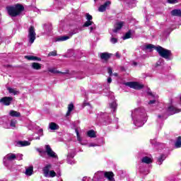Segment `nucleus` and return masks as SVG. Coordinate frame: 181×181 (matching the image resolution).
Returning a JSON list of instances; mask_svg holds the SVG:
<instances>
[{
	"instance_id": "obj_1",
	"label": "nucleus",
	"mask_w": 181,
	"mask_h": 181,
	"mask_svg": "<svg viewBox=\"0 0 181 181\" xmlns=\"http://www.w3.org/2000/svg\"><path fill=\"white\" fill-rule=\"evenodd\" d=\"M131 117L134 124L135 127H137V128H141V127H143L144 124L146 122V112H145V109L144 108H138L132 110Z\"/></svg>"
},
{
	"instance_id": "obj_2",
	"label": "nucleus",
	"mask_w": 181,
	"mask_h": 181,
	"mask_svg": "<svg viewBox=\"0 0 181 181\" xmlns=\"http://www.w3.org/2000/svg\"><path fill=\"white\" fill-rule=\"evenodd\" d=\"M25 7L21 4H16L14 6H9L6 7V11L10 16L15 18L19 16L22 12H23Z\"/></svg>"
},
{
	"instance_id": "obj_3",
	"label": "nucleus",
	"mask_w": 181,
	"mask_h": 181,
	"mask_svg": "<svg viewBox=\"0 0 181 181\" xmlns=\"http://www.w3.org/2000/svg\"><path fill=\"white\" fill-rule=\"evenodd\" d=\"M156 50L158 52L161 57H163V59H168L170 57V50L164 49L160 46L156 47Z\"/></svg>"
},
{
	"instance_id": "obj_4",
	"label": "nucleus",
	"mask_w": 181,
	"mask_h": 181,
	"mask_svg": "<svg viewBox=\"0 0 181 181\" xmlns=\"http://www.w3.org/2000/svg\"><path fill=\"white\" fill-rule=\"evenodd\" d=\"M28 42L32 45L35 40H36V32L35 31V27L30 26L28 29Z\"/></svg>"
},
{
	"instance_id": "obj_5",
	"label": "nucleus",
	"mask_w": 181,
	"mask_h": 181,
	"mask_svg": "<svg viewBox=\"0 0 181 181\" xmlns=\"http://www.w3.org/2000/svg\"><path fill=\"white\" fill-rule=\"evenodd\" d=\"M45 152L49 158H52L53 159H59L57 154H56L55 152L53 151V150L50 147V145H45Z\"/></svg>"
},
{
	"instance_id": "obj_6",
	"label": "nucleus",
	"mask_w": 181,
	"mask_h": 181,
	"mask_svg": "<svg viewBox=\"0 0 181 181\" xmlns=\"http://www.w3.org/2000/svg\"><path fill=\"white\" fill-rule=\"evenodd\" d=\"M124 86L130 87V88H134V90H141V88H144V85L138 82H127L124 83Z\"/></svg>"
},
{
	"instance_id": "obj_7",
	"label": "nucleus",
	"mask_w": 181,
	"mask_h": 181,
	"mask_svg": "<svg viewBox=\"0 0 181 181\" xmlns=\"http://www.w3.org/2000/svg\"><path fill=\"white\" fill-rule=\"evenodd\" d=\"M86 19H87V21L85 22V23L83 24L84 28H88V26H90L91 25H94V22L91 21H93V16L87 13Z\"/></svg>"
},
{
	"instance_id": "obj_8",
	"label": "nucleus",
	"mask_w": 181,
	"mask_h": 181,
	"mask_svg": "<svg viewBox=\"0 0 181 181\" xmlns=\"http://www.w3.org/2000/svg\"><path fill=\"white\" fill-rule=\"evenodd\" d=\"M13 100V98L12 97H4L0 99V103L4 104V105H11Z\"/></svg>"
},
{
	"instance_id": "obj_9",
	"label": "nucleus",
	"mask_w": 181,
	"mask_h": 181,
	"mask_svg": "<svg viewBox=\"0 0 181 181\" xmlns=\"http://www.w3.org/2000/svg\"><path fill=\"white\" fill-rule=\"evenodd\" d=\"M16 159V154L10 153L7 154L4 158V160H8V162H12Z\"/></svg>"
},
{
	"instance_id": "obj_10",
	"label": "nucleus",
	"mask_w": 181,
	"mask_h": 181,
	"mask_svg": "<svg viewBox=\"0 0 181 181\" xmlns=\"http://www.w3.org/2000/svg\"><path fill=\"white\" fill-rule=\"evenodd\" d=\"M124 26V21H119L115 24V29H113L114 33H117L118 30H121Z\"/></svg>"
},
{
	"instance_id": "obj_11",
	"label": "nucleus",
	"mask_w": 181,
	"mask_h": 181,
	"mask_svg": "<svg viewBox=\"0 0 181 181\" xmlns=\"http://www.w3.org/2000/svg\"><path fill=\"white\" fill-rule=\"evenodd\" d=\"M110 5H111V1H106L104 4L101 5L98 8L99 12L105 11V9H107V8H109Z\"/></svg>"
},
{
	"instance_id": "obj_12",
	"label": "nucleus",
	"mask_w": 181,
	"mask_h": 181,
	"mask_svg": "<svg viewBox=\"0 0 181 181\" xmlns=\"http://www.w3.org/2000/svg\"><path fill=\"white\" fill-rule=\"evenodd\" d=\"M104 176L109 181H115V179L114 178V173L112 172H105Z\"/></svg>"
},
{
	"instance_id": "obj_13",
	"label": "nucleus",
	"mask_w": 181,
	"mask_h": 181,
	"mask_svg": "<svg viewBox=\"0 0 181 181\" xmlns=\"http://www.w3.org/2000/svg\"><path fill=\"white\" fill-rule=\"evenodd\" d=\"M50 169H52L51 164H47L46 166L43 168L42 172L45 177L46 176H49V173L50 172Z\"/></svg>"
},
{
	"instance_id": "obj_14",
	"label": "nucleus",
	"mask_w": 181,
	"mask_h": 181,
	"mask_svg": "<svg viewBox=\"0 0 181 181\" xmlns=\"http://www.w3.org/2000/svg\"><path fill=\"white\" fill-rule=\"evenodd\" d=\"M48 71L49 73H52L53 74H67L68 72H62L60 71H58L56 68H49Z\"/></svg>"
},
{
	"instance_id": "obj_15",
	"label": "nucleus",
	"mask_w": 181,
	"mask_h": 181,
	"mask_svg": "<svg viewBox=\"0 0 181 181\" xmlns=\"http://www.w3.org/2000/svg\"><path fill=\"white\" fill-rule=\"evenodd\" d=\"M168 112H169L170 115H173V114H177V112H180V111L176 107L170 106L168 109Z\"/></svg>"
},
{
	"instance_id": "obj_16",
	"label": "nucleus",
	"mask_w": 181,
	"mask_h": 181,
	"mask_svg": "<svg viewBox=\"0 0 181 181\" xmlns=\"http://www.w3.org/2000/svg\"><path fill=\"white\" fill-rule=\"evenodd\" d=\"M74 153H69L67 156V162L69 165H74L76 163V161L72 160V162L70 161V159H73L74 158Z\"/></svg>"
},
{
	"instance_id": "obj_17",
	"label": "nucleus",
	"mask_w": 181,
	"mask_h": 181,
	"mask_svg": "<svg viewBox=\"0 0 181 181\" xmlns=\"http://www.w3.org/2000/svg\"><path fill=\"white\" fill-rule=\"evenodd\" d=\"M7 90H8V93L10 94H13V95H18L20 94L19 90H16V88H8Z\"/></svg>"
},
{
	"instance_id": "obj_18",
	"label": "nucleus",
	"mask_w": 181,
	"mask_h": 181,
	"mask_svg": "<svg viewBox=\"0 0 181 181\" xmlns=\"http://www.w3.org/2000/svg\"><path fill=\"white\" fill-rule=\"evenodd\" d=\"M75 132L76 134L77 141H78L79 144H81V145H86V143L83 142V139H81V136H80V133H78V130L77 129L75 130Z\"/></svg>"
},
{
	"instance_id": "obj_19",
	"label": "nucleus",
	"mask_w": 181,
	"mask_h": 181,
	"mask_svg": "<svg viewBox=\"0 0 181 181\" xmlns=\"http://www.w3.org/2000/svg\"><path fill=\"white\" fill-rule=\"evenodd\" d=\"M49 128L52 131H56V129H59V124L54 122H51L49 124Z\"/></svg>"
},
{
	"instance_id": "obj_20",
	"label": "nucleus",
	"mask_w": 181,
	"mask_h": 181,
	"mask_svg": "<svg viewBox=\"0 0 181 181\" xmlns=\"http://www.w3.org/2000/svg\"><path fill=\"white\" fill-rule=\"evenodd\" d=\"M165 159H166V156L165 154L160 155V156H159L157 158V164L162 165V163H163V160H165Z\"/></svg>"
},
{
	"instance_id": "obj_21",
	"label": "nucleus",
	"mask_w": 181,
	"mask_h": 181,
	"mask_svg": "<svg viewBox=\"0 0 181 181\" xmlns=\"http://www.w3.org/2000/svg\"><path fill=\"white\" fill-rule=\"evenodd\" d=\"M74 110V105L73 103H71L68 105V110L66 112V117H69V115L71 114V111Z\"/></svg>"
},
{
	"instance_id": "obj_22",
	"label": "nucleus",
	"mask_w": 181,
	"mask_h": 181,
	"mask_svg": "<svg viewBox=\"0 0 181 181\" xmlns=\"http://www.w3.org/2000/svg\"><path fill=\"white\" fill-rule=\"evenodd\" d=\"M141 162L142 163L147 164L152 163V158L148 156L143 157V158L141 159Z\"/></svg>"
},
{
	"instance_id": "obj_23",
	"label": "nucleus",
	"mask_w": 181,
	"mask_h": 181,
	"mask_svg": "<svg viewBox=\"0 0 181 181\" xmlns=\"http://www.w3.org/2000/svg\"><path fill=\"white\" fill-rule=\"evenodd\" d=\"M31 67L34 70H40V69H42V64H40L37 62H34L32 64Z\"/></svg>"
},
{
	"instance_id": "obj_24",
	"label": "nucleus",
	"mask_w": 181,
	"mask_h": 181,
	"mask_svg": "<svg viewBox=\"0 0 181 181\" xmlns=\"http://www.w3.org/2000/svg\"><path fill=\"white\" fill-rule=\"evenodd\" d=\"M44 29L45 30V33H49V32H52V30L53 28L52 27V25H50V24H45L44 25Z\"/></svg>"
},
{
	"instance_id": "obj_25",
	"label": "nucleus",
	"mask_w": 181,
	"mask_h": 181,
	"mask_svg": "<svg viewBox=\"0 0 181 181\" xmlns=\"http://www.w3.org/2000/svg\"><path fill=\"white\" fill-rule=\"evenodd\" d=\"M26 176H32L33 175V167H29L25 170Z\"/></svg>"
},
{
	"instance_id": "obj_26",
	"label": "nucleus",
	"mask_w": 181,
	"mask_h": 181,
	"mask_svg": "<svg viewBox=\"0 0 181 181\" xmlns=\"http://www.w3.org/2000/svg\"><path fill=\"white\" fill-rule=\"evenodd\" d=\"M9 115H11V117H16L18 118V117H21V112H16L15 110H11L9 112Z\"/></svg>"
},
{
	"instance_id": "obj_27",
	"label": "nucleus",
	"mask_w": 181,
	"mask_h": 181,
	"mask_svg": "<svg viewBox=\"0 0 181 181\" xmlns=\"http://www.w3.org/2000/svg\"><path fill=\"white\" fill-rule=\"evenodd\" d=\"M171 15L173 16H181V10L175 9L171 11Z\"/></svg>"
},
{
	"instance_id": "obj_28",
	"label": "nucleus",
	"mask_w": 181,
	"mask_h": 181,
	"mask_svg": "<svg viewBox=\"0 0 181 181\" xmlns=\"http://www.w3.org/2000/svg\"><path fill=\"white\" fill-rule=\"evenodd\" d=\"M175 146L177 148H181V136H178L175 142Z\"/></svg>"
},
{
	"instance_id": "obj_29",
	"label": "nucleus",
	"mask_w": 181,
	"mask_h": 181,
	"mask_svg": "<svg viewBox=\"0 0 181 181\" xmlns=\"http://www.w3.org/2000/svg\"><path fill=\"white\" fill-rule=\"evenodd\" d=\"M69 39H70L69 36H62V37H57L56 41L57 42H64L65 40H69Z\"/></svg>"
},
{
	"instance_id": "obj_30",
	"label": "nucleus",
	"mask_w": 181,
	"mask_h": 181,
	"mask_svg": "<svg viewBox=\"0 0 181 181\" xmlns=\"http://www.w3.org/2000/svg\"><path fill=\"white\" fill-rule=\"evenodd\" d=\"M145 49H146V50H149V52H152V50H153V49H155L156 50V47H155V45H153L152 44H148L145 46Z\"/></svg>"
},
{
	"instance_id": "obj_31",
	"label": "nucleus",
	"mask_w": 181,
	"mask_h": 181,
	"mask_svg": "<svg viewBox=\"0 0 181 181\" xmlns=\"http://www.w3.org/2000/svg\"><path fill=\"white\" fill-rule=\"evenodd\" d=\"M87 136H89V138H95V136H97L94 130L88 131Z\"/></svg>"
},
{
	"instance_id": "obj_32",
	"label": "nucleus",
	"mask_w": 181,
	"mask_h": 181,
	"mask_svg": "<svg viewBox=\"0 0 181 181\" xmlns=\"http://www.w3.org/2000/svg\"><path fill=\"white\" fill-rule=\"evenodd\" d=\"M100 58L103 60H108L110 59V54L107 52L101 53Z\"/></svg>"
},
{
	"instance_id": "obj_33",
	"label": "nucleus",
	"mask_w": 181,
	"mask_h": 181,
	"mask_svg": "<svg viewBox=\"0 0 181 181\" xmlns=\"http://www.w3.org/2000/svg\"><path fill=\"white\" fill-rule=\"evenodd\" d=\"M18 145H19L20 146H29V145H30V142L28 141H18Z\"/></svg>"
},
{
	"instance_id": "obj_34",
	"label": "nucleus",
	"mask_w": 181,
	"mask_h": 181,
	"mask_svg": "<svg viewBox=\"0 0 181 181\" xmlns=\"http://www.w3.org/2000/svg\"><path fill=\"white\" fill-rule=\"evenodd\" d=\"M27 60H37L38 62H40V58L37 57H34V56H25V57Z\"/></svg>"
},
{
	"instance_id": "obj_35",
	"label": "nucleus",
	"mask_w": 181,
	"mask_h": 181,
	"mask_svg": "<svg viewBox=\"0 0 181 181\" xmlns=\"http://www.w3.org/2000/svg\"><path fill=\"white\" fill-rule=\"evenodd\" d=\"M110 108H112V110H113L114 112H115V111L117 110V102L113 101L112 103H111L110 104Z\"/></svg>"
},
{
	"instance_id": "obj_36",
	"label": "nucleus",
	"mask_w": 181,
	"mask_h": 181,
	"mask_svg": "<svg viewBox=\"0 0 181 181\" xmlns=\"http://www.w3.org/2000/svg\"><path fill=\"white\" fill-rule=\"evenodd\" d=\"M56 176V172L54 170H50L48 173V175H46L45 177H54Z\"/></svg>"
},
{
	"instance_id": "obj_37",
	"label": "nucleus",
	"mask_w": 181,
	"mask_h": 181,
	"mask_svg": "<svg viewBox=\"0 0 181 181\" xmlns=\"http://www.w3.org/2000/svg\"><path fill=\"white\" fill-rule=\"evenodd\" d=\"M16 124H18V121L13 119L10 122V126L11 127V128H16Z\"/></svg>"
},
{
	"instance_id": "obj_38",
	"label": "nucleus",
	"mask_w": 181,
	"mask_h": 181,
	"mask_svg": "<svg viewBox=\"0 0 181 181\" xmlns=\"http://www.w3.org/2000/svg\"><path fill=\"white\" fill-rule=\"evenodd\" d=\"M130 37H131V31H129L124 35L122 39L123 40H126V39H130Z\"/></svg>"
},
{
	"instance_id": "obj_39",
	"label": "nucleus",
	"mask_w": 181,
	"mask_h": 181,
	"mask_svg": "<svg viewBox=\"0 0 181 181\" xmlns=\"http://www.w3.org/2000/svg\"><path fill=\"white\" fill-rule=\"evenodd\" d=\"M90 33L95 31V29H97V27L95 26V24L90 25V27L89 28Z\"/></svg>"
},
{
	"instance_id": "obj_40",
	"label": "nucleus",
	"mask_w": 181,
	"mask_h": 181,
	"mask_svg": "<svg viewBox=\"0 0 181 181\" xmlns=\"http://www.w3.org/2000/svg\"><path fill=\"white\" fill-rule=\"evenodd\" d=\"M16 159H17V160H22V159H23V154L18 153L16 155Z\"/></svg>"
},
{
	"instance_id": "obj_41",
	"label": "nucleus",
	"mask_w": 181,
	"mask_h": 181,
	"mask_svg": "<svg viewBox=\"0 0 181 181\" xmlns=\"http://www.w3.org/2000/svg\"><path fill=\"white\" fill-rule=\"evenodd\" d=\"M153 97H154L155 100H150V101L148 102V104H149V105H151V104H155V103H156V101H157L156 100H158V95L153 96Z\"/></svg>"
},
{
	"instance_id": "obj_42",
	"label": "nucleus",
	"mask_w": 181,
	"mask_h": 181,
	"mask_svg": "<svg viewBox=\"0 0 181 181\" xmlns=\"http://www.w3.org/2000/svg\"><path fill=\"white\" fill-rule=\"evenodd\" d=\"M50 56H57V51L54 50V51H52L48 54V57Z\"/></svg>"
},
{
	"instance_id": "obj_43",
	"label": "nucleus",
	"mask_w": 181,
	"mask_h": 181,
	"mask_svg": "<svg viewBox=\"0 0 181 181\" xmlns=\"http://www.w3.org/2000/svg\"><path fill=\"white\" fill-rule=\"evenodd\" d=\"M102 175H103V173H97L95 174L93 179L94 180L98 179V176H102Z\"/></svg>"
},
{
	"instance_id": "obj_44",
	"label": "nucleus",
	"mask_w": 181,
	"mask_h": 181,
	"mask_svg": "<svg viewBox=\"0 0 181 181\" xmlns=\"http://www.w3.org/2000/svg\"><path fill=\"white\" fill-rule=\"evenodd\" d=\"M110 42H111V43H113V45H114V44L117 43V42H118V40L115 37H112L110 39Z\"/></svg>"
},
{
	"instance_id": "obj_45",
	"label": "nucleus",
	"mask_w": 181,
	"mask_h": 181,
	"mask_svg": "<svg viewBox=\"0 0 181 181\" xmlns=\"http://www.w3.org/2000/svg\"><path fill=\"white\" fill-rule=\"evenodd\" d=\"M107 73L110 76H112V69L111 67L107 68Z\"/></svg>"
},
{
	"instance_id": "obj_46",
	"label": "nucleus",
	"mask_w": 181,
	"mask_h": 181,
	"mask_svg": "<svg viewBox=\"0 0 181 181\" xmlns=\"http://www.w3.org/2000/svg\"><path fill=\"white\" fill-rule=\"evenodd\" d=\"M37 134H39L40 136H43V129H40Z\"/></svg>"
},
{
	"instance_id": "obj_47",
	"label": "nucleus",
	"mask_w": 181,
	"mask_h": 181,
	"mask_svg": "<svg viewBox=\"0 0 181 181\" xmlns=\"http://www.w3.org/2000/svg\"><path fill=\"white\" fill-rule=\"evenodd\" d=\"M169 4H177V0H168Z\"/></svg>"
},
{
	"instance_id": "obj_48",
	"label": "nucleus",
	"mask_w": 181,
	"mask_h": 181,
	"mask_svg": "<svg viewBox=\"0 0 181 181\" xmlns=\"http://www.w3.org/2000/svg\"><path fill=\"white\" fill-rule=\"evenodd\" d=\"M94 146H97V144H94V143H90V144L88 145V148H91V147H94Z\"/></svg>"
},
{
	"instance_id": "obj_49",
	"label": "nucleus",
	"mask_w": 181,
	"mask_h": 181,
	"mask_svg": "<svg viewBox=\"0 0 181 181\" xmlns=\"http://www.w3.org/2000/svg\"><path fill=\"white\" fill-rule=\"evenodd\" d=\"M90 180H91V178H89V177H84L82 179V181H90Z\"/></svg>"
},
{
	"instance_id": "obj_50",
	"label": "nucleus",
	"mask_w": 181,
	"mask_h": 181,
	"mask_svg": "<svg viewBox=\"0 0 181 181\" xmlns=\"http://www.w3.org/2000/svg\"><path fill=\"white\" fill-rule=\"evenodd\" d=\"M88 106V108H92V107L90 106V103H83V107H87Z\"/></svg>"
},
{
	"instance_id": "obj_51",
	"label": "nucleus",
	"mask_w": 181,
	"mask_h": 181,
	"mask_svg": "<svg viewBox=\"0 0 181 181\" xmlns=\"http://www.w3.org/2000/svg\"><path fill=\"white\" fill-rule=\"evenodd\" d=\"M115 56H116V57L117 58V59H119V57H121V54H119V52H116V54H115Z\"/></svg>"
},
{
	"instance_id": "obj_52",
	"label": "nucleus",
	"mask_w": 181,
	"mask_h": 181,
	"mask_svg": "<svg viewBox=\"0 0 181 181\" xmlns=\"http://www.w3.org/2000/svg\"><path fill=\"white\" fill-rule=\"evenodd\" d=\"M112 82V79L111 78V77H109L108 78H107V83L110 84V83H111Z\"/></svg>"
},
{
	"instance_id": "obj_53",
	"label": "nucleus",
	"mask_w": 181,
	"mask_h": 181,
	"mask_svg": "<svg viewBox=\"0 0 181 181\" xmlns=\"http://www.w3.org/2000/svg\"><path fill=\"white\" fill-rule=\"evenodd\" d=\"M37 152H40V153H45V151H42L40 148H37Z\"/></svg>"
},
{
	"instance_id": "obj_54",
	"label": "nucleus",
	"mask_w": 181,
	"mask_h": 181,
	"mask_svg": "<svg viewBox=\"0 0 181 181\" xmlns=\"http://www.w3.org/2000/svg\"><path fill=\"white\" fill-rule=\"evenodd\" d=\"M158 118L161 119H163V115H158Z\"/></svg>"
},
{
	"instance_id": "obj_55",
	"label": "nucleus",
	"mask_w": 181,
	"mask_h": 181,
	"mask_svg": "<svg viewBox=\"0 0 181 181\" xmlns=\"http://www.w3.org/2000/svg\"><path fill=\"white\" fill-rule=\"evenodd\" d=\"M156 140H151V144L155 145Z\"/></svg>"
},
{
	"instance_id": "obj_56",
	"label": "nucleus",
	"mask_w": 181,
	"mask_h": 181,
	"mask_svg": "<svg viewBox=\"0 0 181 181\" xmlns=\"http://www.w3.org/2000/svg\"><path fill=\"white\" fill-rule=\"evenodd\" d=\"M112 76H115V77H118V74L114 73V74H112Z\"/></svg>"
},
{
	"instance_id": "obj_57",
	"label": "nucleus",
	"mask_w": 181,
	"mask_h": 181,
	"mask_svg": "<svg viewBox=\"0 0 181 181\" xmlns=\"http://www.w3.org/2000/svg\"><path fill=\"white\" fill-rule=\"evenodd\" d=\"M148 94H149V95H152V92H151V91H148Z\"/></svg>"
},
{
	"instance_id": "obj_58",
	"label": "nucleus",
	"mask_w": 181,
	"mask_h": 181,
	"mask_svg": "<svg viewBox=\"0 0 181 181\" xmlns=\"http://www.w3.org/2000/svg\"><path fill=\"white\" fill-rule=\"evenodd\" d=\"M58 176H62V173L60 172L57 173Z\"/></svg>"
},
{
	"instance_id": "obj_59",
	"label": "nucleus",
	"mask_w": 181,
	"mask_h": 181,
	"mask_svg": "<svg viewBox=\"0 0 181 181\" xmlns=\"http://www.w3.org/2000/svg\"><path fill=\"white\" fill-rule=\"evenodd\" d=\"M138 64L136 62H133L134 66H136Z\"/></svg>"
},
{
	"instance_id": "obj_60",
	"label": "nucleus",
	"mask_w": 181,
	"mask_h": 181,
	"mask_svg": "<svg viewBox=\"0 0 181 181\" xmlns=\"http://www.w3.org/2000/svg\"><path fill=\"white\" fill-rule=\"evenodd\" d=\"M35 139H40V136L35 137Z\"/></svg>"
},
{
	"instance_id": "obj_61",
	"label": "nucleus",
	"mask_w": 181,
	"mask_h": 181,
	"mask_svg": "<svg viewBox=\"0 0 181 181\" xmlns=\"http://www.w3.org/2000/svg\"><path fill=\"white\" fill-rule=\"evenodd\" d=\"M74 34H76V32L72 33L70 35V36H71L72 35H74Z\"/></svg>"
},
{
	"instance_id": "obj_62",
	"label": "nucleus",
	"mask_w": 181,
	"mask_h": 181,
	"mask_svg": "<svg viewBox=\"0 0 181 181\" xmlns=\"http://www.w3.org/2000/svg\"><path fill=\"white\" fill-rule=\"evenodd\" d=\"M73 160H74V159H73V158L70 159V162H73Z\"/></svg>"
},
{
	"instance_id": "obj_63",
	"label": "nucleus",
	"mask_w": 181,
	"mask_h": 181,
	"mask_svg": "<svg viewBox=\"0 0 181 181\" xmlns=\"http://www.w3.org/2000/svg\"><path fill=\"white\" fill-rule=\"evenodd\" d=\"M2 42V38H1V37H0V42Z\"/></svg>"
}]
</instances>
